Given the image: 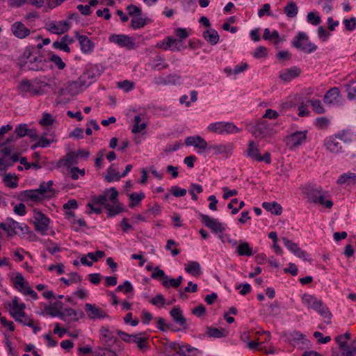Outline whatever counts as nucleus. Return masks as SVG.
Here are the masks:
<instances>
[{
	"instance_id": "f257e3e1",
	"label": "nucleus",
	"mask_w": 356,
	"mask_h": 356,
	"mask_svg": "<svg viewBox=\"0 0 356 356\" xmlns=\"http://www.w3.org/2000/svg\"><path fill=\"white\" fill-rule=\"evenodd\" d=\"M327 193H323L321 190L316 188H311L307 192V197L311 202L320 204L326 209H331L333 202L331 200L327 199Z\"/></svg>"
},
{
	"instance_id": "f03ea898",
	"label": "nucleus",
	"mask_w": 356,
	"mask_h": 356,
	"mask_svg": "<svg viewBox=\"0 0 356 356\" xmlns=\"http://www.w3.org/2000/svg\"><path fill=\"white\" fill-rule=\"evenodd\" d=\"M47 86H35L28 79H24L18 86V89L23 93H29L32 96H38L46 92L44 87Z\"/></svg>"
},
{
	"instance_id": "7ed1b4c3",
	"label": "nucleus",
	"mask_w": 356,
	"mask_h": 356,
	"mask_svg": "<svg viewBox=\"0 0 356 356\" xmlns=\"http://www.w3.org/2000/svg\"><path fill=\"white\" fill-rule=\"evenodd\" d=\"M247 153L249 156L257 161H264L266 163H270L271 161L270 155L269 153L266 152L264 154V156H261L259 154L258 146L254 143V141L249 142Z\"/></svg>"
},
{
	"instance_id": "20e7f679",
	"label": "nucleus",
	"mask_w": 356,
	"mask_h": 356,
	"mask_svg": "<svg viewBox=\"0 0 356 356\" xmlns=\"http://www.w3.org/2000/svg\"><path fill=\"white\" fill-rule=\"evenodd\" d=\"M293 44L296 48L307 53H311L316 49V46L311 44L307 36L303 33L298 34L297 39L293 42Z\"/></svg>"
},
{
	"instance_id": "39448f33",
	"label": "nucleus",
	"mask_w": 356,
	"mask_h": 356,
	"mask_svg": "<svg viewBox=\"0 0 356 356\" xmlns=\"http://www.w3.org/2000/svg\"><path fill=\"white\" fill-rule=\"evenodd\" d=\"M282 239L284 245L296 257L303 259L305 261H308L309 262L311 261V259H307L306 258L307 253L305 250H302L297 243L293 242L286 237H283Z\"/></svg>"
},
{
	"instance_id": "423d86ee",
	"label": "nucleus",
	"mask_w": 356,
	"mask_h": 356,
	"mask_svg": "<svg viewBox=\"0 0 356 356\" xmlns=\"http://www.w3.org/2000/svg\"><path fill=\"white\" fill-rule=\"evenodd\" d=\"M35 226L38 232H41L42 234L45 233L49 227V219L41 212L35 211Z\"/></svg>"
},
{
	"instance_id": "0eeeda50",
	"label": "nucleus",
	"mask_w": 356,
	"mask_h": 356,
	"mask_svg": "<svg viewBox=\"0 0 356 356\" xmlns=\"http://www.w3.org/2000/svg\"><path fill=\"white\" fill-rule=\"evenodd\" d=\"M70 27V23L67 21H60L58 24L49 22L47 24V29L55 34H63L67 32Z\"/></svg>"
},
{
	"instance_id": "6e6552de",
	"label": "nucleus",
	"mask_w": 356,
	"mask_h": 356,
	"mask_svg": "<svg viewBox=\"0 0 356 356\" xmlns=\"http://www.w3.org/2000/svg\"><path fill=\"white\" fill-rule=\"evenodd\" d=\"M9 312L10 315L15 318L16 317L25 316V305L24 303H19L18 299L15 298L12 301V305H9Z\"/></svg>"
},
{
	"instance_id": "1a4fd4ad",
	"label": "nucleus",
	"mask_w": 356,
	"mask_h": 356,
	"mask_svg": "<svg viewBox=\"0 0 356 356\" xmlns=\"http://www.w3.org/2000/svg\"><path fill=\"white\" fill-rule=\"evenodd\" d=\"M306 139V134L302 132H296L286 137V143L290 149L299 146Z\"/></svg>"
},
{
	"instance_id": "9d476101",
	"label": "nucleus",
	"mask_w": 356,
	"mask_h": 356,
	"mask_svg": "<svg viewBox=\"0 0 356 356\" xmlns=\"http://www.w3.org/2000/svg\"><path fill=\"white\" fill-rule=\"evenodd\" d=\"M85 310L89 318H103L106 316V314L99 307L90 303L86 304Z\"/></svg>"
},
{
	"instance_id": "9b49d317",
	"label": "nucleus",
	"mask_w": 356,
	"mask_h": 356,
	"mask_svg": "<svg viewBox=\"0 0 356 356\" xmlns=\"http://www.w3.org/2000/svg\"><path fill=\"white\" fill-rule=\"evenodd\" d=\"M111 40L121 47H127L129 49H132L135 47V43L133 40L125 35H112Z\"/></svg>"
},
{
	"instance_id": "f8f14e48",
	"label": "nucleus",
	"mask_w": 356,
	"mask_h": 356,
	"mask_svg": "<svg viewBox=\"0 0 356 356\" xmlns=\"http://www.w3.org/2000/svg\"><path fill=\"white\" fill-rule=\"evenodd\" d=\"M202 222L214 232H222L225 228L222 224L216 219L211 218L207 215H201Z\"/></svg>"
},
{
	"instance_id": "ddd939ff",
	"label": "nucleus",
	"mask_w": 356,
	"mask_h": 356,
	"mask_svg": "<svg viewBox=\"0 0 356 356\" xmlns=\"http://www.w3.org/2000/svg\"><path fill=\"white\" fill-rule=\"evenodd\" d=\"M215 154H225L226 157L232 155L234 149V145L232 143H224L213 145L209 147Z\"/></svg>"
},
{
	"instance_id": "4468645a",
	"label": "nucleus",
	"mask_w": 356,
	"mask_h": 356,
	"mask_svg": "<svg viewBox=\"0 0 356 356\" xmlns=\"http://www.w3.org/2000/svg\"><path fill=\"white\" fill-rule=\"evenodd\" d=\"M252 134L256 138H264L270 135V130L266 122H260L254 127Z\"/></svg>"
},
{
	"instance_id": "2eb2a0df",
	"label": "nucleus",
	"mask_w": 356,
	"mask_h": 356,
	"mask_svg": "<svg viewBox=\"0 0 356 356\" xmlns=\"http://www.w3.org/2000/svg\"><path fill=\"white\" fill-rule=\"evenodd\" d=\"M74 35L78 39L81 45V49L83 53H88L92 51L94 44L87 36L80 35L78 32H75Z\"/></svg>"
},
{
	"instance_id": "dca6fc26",
	"label": "nucleus",
	"mask_w": 356,
	"mask_h": 356,
	"mask_svg": "<svg viewBox=\"0 0 356 356\" xmlns=\"http://www.w3.org/2000/svg\"><path fill=\"white\" fill-rule=\"evenodd\" d=\"M11 30L13 33L19 38H24L30 33V30L21 22H15L13 24Z\"/></svg>"
},
{
	"instance_id": "f3484780",
	"label": "nucleus",
	"mask_w": 356,
	"mask_h": 356,
	"mask_svg": "<svg viewBox=\"0 0 356 356\" xmlns=\"http://www.w3.org/2000/svg\"><path fill=\"white\" fill-rule=\"evenodd\" d=\"M185 143L188 146L194 145L195 147H198L202 151H204L207 147V142L200 136L188 137L185 140Z\"/></svg>"
},
{
	"instance_id": "a211bd4d",
	"label": "nucleus",
	"mask_w": 356,
	"mask_h": 356,
	"mask_svg": "<svg viewBox=\"0 0 356 356\" xmlns=\"http://www.w3.org/2000/svg\"><path fill=\"white\" fill-rule=\"evenodd\" d=\"M342 140L337 137H331L326 143L327 149L332 153H339L341 149Z\"/></svg>"
},
{
	"instance_id": "6ab92c4d",
	"label": "nucleus",
	"mask_w": 356,
	"mask_h": 356,
	"mask_svg": "<svg viewBox=\"0 0 356 356\" xmlns=\"http://www.w3.org/2000/svg\"><path fill=\"white\" fill-rule=\"evenodd\" d=\"M53 185L52 181L48 182H42L40 184L39 188L37 189L40 193V195L43 197H51L54 195V191L51 188Z\"/></svg>"
},
{
	"instance_id": "aec40b11",
	"label": "nucleus",
	"mask_w": 356,
	"mask_h": 356,
	"mask_svg": "<svg viewBox=\"0 0 356 356\" xmlns=\"http://www.w3.org/2000/svg\"><path fill=\"white\" fill-rule=\"evenodd\" d=\"M170 315L172 317L173 320L182 326L184 329H186L188 325L186 324V320L182 314L181 309L178 307H174L170 311Z\"/></svg>"
},
{
	"instance_id": "412c9836",
	"label": "nucleus",
	"mask_w": 356,
	"mask_h": 356,
	"mask_svg": "<svg viewBox=\"0 0 356 356\" xmlns=\"http://www.w3.org/2000/svg\"><path fill=\"white\" fill-rule=\"evenodd\" d=\"M8 227L10 228L11 232H10V236H13L14 234H24L27 229V227L26 225H21L17 221L13 219H8Z\"/></svg>"
},
{
	"instance_id": "4be33fe9",
	"label": "nucleus",
	"mask_w": 356,
	"mask_h": 356,
	"mask_svg": "<svg viewBox=\"0 0 356 356\" xmlns=\"http://www.w3.org/2000/svg\"><path fill=\"white\" fill-rule=\"evenodd\" d=\"M300 70L297 67L288 69L286 72L280 74V78L284 81L289 82L293 79L298 77L300 75Z\"/></svg>"
},
{
	"instance_id": "5701e85b",
	"label": "nucleus",
	"mask_w": 356,
	"mask_h": 356,
	"mask_svg": "<svg viewBox=\"0 0 356 356\" xmlns=\"http://www.w3.org/2000/svg\"><path fill=\"white\" fill-rule=\"evenodd\" d=\"M76 163H77V154L74 152H70L67 154L64 159L58 161L57 166L58 168L63 165L70 166Z\"/></svg>"
},
{
	"instance_id": "b1692460",
	"label": "nucleus",
	"mask_w": 356,
	"mask_h": 356,
	"mask_svg": "<svg viewBox=\"0 0 356 356\" xmlns=\"http://www.w3.org/2000/svg\"><path fill=\"white\" fill-rule=\"evenodd\" d=\"M26 3H29L35 7L41 8L44 5V0H10V5L16 7H19Z\"/></svg>"
},
{
	"instance_id": "393cba45",
	"label": "nucleus",
	"mask_w": 356,
	"mask_h": 356,
	"mask_svg": "<svg viewBox=\"0 0 356 356\" xmlns=\"http://www.w3.org/2000/svg\"><path fill=\"white\" fill-rule=\"evenodd\" d=\"M346 183L356 184V173L348 172L342 174L337 180V184H343Z\"/></svg>"
},
{
	"instance_id": "a878e982",
	"label": "nucleus",
	"mask_w": 356,
	"mask_h": 356,
	"mask_svg": "<svg viewBox=\"0 0 356 356\" xmlns=\"http://www.w3.org/2000/svg\"><path fill=\"white\" fill-rule=\"evenodd\" d=\"M19 160V156L17 154H13L10 158H0V170H6L8 166L17 162Z\"/></svg>"
},
{
	"instance_id": "bb28decb",
	"label": "nucleus",
	"mask_w": 356,
	"mask_h": 356,
	"mask_svg": "<svg viewBox=\"0 0 356 356\" xmlns=\"http://www.w3.org/2000/svg\"><path fill=\"white\" fill-rule=\"evenodd\" d=\"M262 207L267 211H270L275 215H281L282 213V207L280 204L275 202H264Z\"/></svg>"
},
{
	"instance_id": "cd10ccee",
	"label": "nucleus",
	"mask_w": 356,
	"mask_h": 356,
	"mask_svg": "<svg viewBox=\"0 0 356 356\" xmlns=\"http://www.w3.org/2000/svg\"><path fill=\"white\" fill-rule=\"evenodd\" d=\"M204 39L211 44H216L219 40L218 32L214 29H208L203 33Z\"/></svg>"
},
{
	"instance_id": "c85d7f7f",
	"label": "nucleus",
	"mask_w": 356,
	"mask_h": 356,
	"mask_svg": "<svg viewBox=\"0 0 356 356\" xmlns=\"http://www.w3.org/2000/svg\"><path fill=\"white\" fill-rule=\"evenodd\" d=\"M185 270L193 276H199L201 274L200 265L197 261H190L185 266Z\"/></svg>"
},
{
	"instance_id": "c756f323",
	"label": "nucleus",
	"mask_w": 356,
	"mask_h": 356,
	"mask_svg": "<svg viewBox=\"0 0 356 356\" xmlns=\"http://www.w3.org/2000/svg\"><path fill=\"white\" fill-rule=\"evenodd\" d=\"M236 252L239 256L250 257L252 255V248L247 242H241L237 247Z\"/></svg>"
},
{
	"instance_id": "7c9ffc66",
	"label": "nucleus",
	"mask_w": 356,
	"mask_h": 356,
	"mask_svg": "<svg viewBox=\"0 0 356 356\" xmlns=\"http://www.w3.org/2000/svg\"><path fill=\"white\" fill-rule=\"evenodd\" d=\"M15 321L24 325L29 326L33 328V332L36 333L38 331L40 330V328L38 326L34 325L33 321L29 318L26 314L24 317H16L15 318Z\"/></svg>"
},
{
	"instance_id": "2f4dec72",
	"label": "nucleus",
	"mask_w": 356,
	"mask_h": 356,
	"mask_svg": "<svg viewBox=\"0 0 356 356\" xmlns=\"http://www.w3.org/2000/svg\"><path fill=\"white\" fill-rule=\"evenodd\" d=\"M207 333L209 337L214 338L225 337L228 334L227 331L225 329H218L212 327H207Z\"/></svg>"
},
{
	"instance_id": "473e14b6",
	"label": "nucleus",
	"mask_w": 356,
	"mask_h": 356,
	"mask_svg": "<svg viewBox=\"0 0 356 356\" xmlns=\"http://www.w3.org/2000/svg\"><path fill=\"white\" fill-rule=\"evenodd\" d=\"M339 95V90L337 88H333L328 90L324 97V102L327 104H332L337 99Z\"/></svg>"
},
{
	"instance_id": "72a5a7b5",
	"label": "nucleus",
	"mask_w": 356,
	"mask_h": 356,
	"mask_svg": "<svg viewBox=\"0 0 356 356\" xmlns=\"http://www.w3.org/2000/svg\"><path fill=\"white\" fill-rule=\"evenodd\" d=\"M24 197L25 198V200H30L33 202H38L43 198V197L40 195V193L38 192L37 189L25 191L24 192Z\"/></svg>"
},
{
	"instance_id": "f704fd0d",
	"label": "nucleus",
	"mask_w": 356,
	"mask_h": 356,
	"mask_svg": "<svg viewBox=\"0 0 356 356\" xmlns=\"http://www.w3.org/2000/svg\"><path fill=\"white\" fill-rule=\"evenodd\" d=\"M42 57L34 56L26 61V63L30 64L29 68L32 70H39L42 68Z\"/></svg>"
},
{
	"instance_id": "c9c22d12",
	"label": "nucleus",
	"mask_w": 356,
	"mask_h": 356,
	"mask_svg": "<svg viewBox=\"0 0 356 356\" xmlns=\"http://www.w3.org/2000/svg\"><path fill=\"white\" fill-rule=\"evenodd\" d=\"M298 7L293 2H290L284 8V12L289 17H294L298 14Z\"/></svg>"
},
{
	"instance_id": "e433bc0d",
	"label": "nucleus",
	"mask_w": 356,
	"mask_h": 356,
	"mask_svg": "<svg viewBox=\"0 0 356 356\" xmlns=\"http://www.w3.org/2000/svg\"><path fill=\"white\" fill-rule=\"evenodd\" d=\"M341 356H356V341L340 350Z\"/></svg>"
},
{
	"instance_id": "4c0bfd02",
	"label": "nucleus",
	"mask_w": 356,
	"mask_h": 356,
	"mask_svg": "<svg viewBox=\"0 0 356 356\" xmlns=\"http://www.w3.org/2000/svg\"><path fill=\"white\" fill-rule=\"evenodd\" d=\"M122 176L117 172L114 168L110 167L107 170V174L105 177L106 180L108 182H111L113 181H119Z\"/></svg>"
},
{
	"instance_id": "58836bf2",
	"label": "nucleus",
	"mask_w": 356,
	"mask_h": 356,
	"mask_svg": "<svg viewBox=\"0 0 356 356\" xmlns=\"http://www.w3.org/2000/svg\"><path fill=\"white\" fill-rule=\"evenodd\" d=\"M141 118L139 115L134 117V125L132 129V132L134 134L140 133L146 128L145 122L140 123Z\"/></svg>"
},
{
	"instance_id": "ea45409f",
	"label": "nucleus",
	"mask_w": 356,
	"mask_h": 356,
	"mask_svg": "<svg viewBox=\"0 0 356 356\" xmlns=\"http://www.w3.org/2000/svg\"><path fill=\"white\" fill-rule=\"evenodd\" d=\"M84 84V81L81 79L75 81L68 83L69 91L72 93H77L79 92L81 87Z\"/></svg>"
},
{
	"instance_id": "a19ab883",
	"label": "nucleus",
	"mask_w": 356,
	"mask_h": 356,
	"mask_svg": "<svg viewBox=\"0 0 356 356\" xmlns=\"http://www.w3.org/2000/svg\"><path fill=\"white\" fill-rule=\"evenodd\" d=\"M152 277L153 279H159L163 285H166L167 282L165 280L167 279V275H165L164 271L159 267L154 268V272L152 273Z\"/></svg>"
},
{
	"instance_id": "79ce46f5",
	"label": "nucleus",
	"mask_w": 356,
	"mask_h": 356,
	"mask_svg": "<svg viewBox=\"0 0 356 356\" xmlns=\"http://www.w3.org/2000/svg\"><path fill=\"white\" fill-rule=\"evenodd\" d=\"M45 312L53 317H60L61 318H64L65 314L63 312L56 309L52 306H47L44 308Z\"/></svg>"
},
{
	"instance_id": "37998d69",
	"label": "nucleus",
	"mask_w": 356,
	"mask_h": 356,
	"mask_svg": "<svg viewBox=\"0 0 356 356\" xmlns=\"http://www.w3.org/2000/svg\"><path fill=\"white\" fill-rule=\"evenodd\" d=\"M68 277L69 278L67 279L65 277H62L60 279V280L66 285H70L72 283L79 282L81 280L80 276L76 273H70L68 275Z\"/></svg>"
},
{
	"instance_id": "c03bdc74",
	"label": "nucleus",
	"mask_w": 356,
	"mask_h": 356,
	"mask_svg": "<svg viewBox=\"0 0 356 356\" xmlns=\"http://www.w3.org/2000/svg\"><path fill=\"white\" fill-rule=\"evenodd\" d=\"M182 280V276H179L177 279L170 278L167 276V279L165 280L167 282L166 285L163 286L166 288H169L170 286L177 288L181 285Z\"/></svg>"
},
{
	"instance_id": "a18cd8bd",
	"label": "nucleus",
	"mask_w": 356,
	"mask_h": 356,
	"mask_svg": "<svg viewBox=\"0 0 356 356\" xmlns=\"http://www.w3.org/2000/svg\"><path fill=\"white\" fill-rule=\"evenodd\" d=\"M13 151V146L6 145V143H2L0 144V152L2 157L4 158H10L11 153Z\"/></svg>"
},
{
	"instance_id": "49530a36",
	"label": "nucleus",
	"mask_w": 356,
	"mask_h": 356,
	"mask_svg": "<svg viewBox=\"0 0 356 356\" xmlns=\"http://www.w3.org/2000/svg\"><path fill=\"white\" fill-rule=\"evenodd\" d=\"M39 122L43 127L51 126L54 124V119L51 114L44 113Z\"/></svg>"
},
{
	"instance_id": "de8ad7c7",
	"label": "nucleus",
	"mask_w": 356,
	"mask_h": 356,
	"mask_svg": "<svg viewBox=\"0 0 356 356\" xmlns=\"http://www.w3.org/2000/svg\"><path fill=\"white\" fill-rule=\"evenodd\" d=\"M167 42H163L161 44H160L159 47L163 49H167L168 48H170L171 47H175L178 51H180V48L177 47V40L175 39H173L172 38H167Z\"/></svg>"
},
{
	"instance_id": "09e8293b",
	"label": "nucleus",
	"mask_w": 356,
	"mask_h": 356,
	"mask_svg": "<svg viewBox=\"0 0 356 356\" xmlns=\"http://www.w3.org/2000/svg\"><path fill=\"white\" fill-rule=\"evenodd\" d=\"M140 334H133L132 335V340L135 343H137L138 348L140 350L145 349L147 346L145 343L146 338L140 337Z\"/></svg>"
},
{
	"instance_id": "8fccbe9b",
	"label": "nucleus",
	"mask_w": 356,
	"mask_h": 356,
	"mask_svg": "<svg viewBox=\"0 0 356 356\" xmlns=\"http://www.w3.org/2000/svg\"><path fill=\"white\" fill-rule=\"evenodd\" d=\"M146 24L145 19L136 16L131 19V25L134 29H138L144 26Z\"/></svg>"
},
{
	"instance_id": "3c124183",
	"label": "nucleus",
	"mask_w": 356,
	"mask_h": 356,
	"mask_svg": "<svg viewBox=\"0 0 356 356\" xmlns=\"http://www.w3.org/2000/svg\"><path fill=\"white\" fill-rule=\"evenodd\" d=\"M208 129L212 132L221 134L224 131V122L212 123L209 126Z\"/></svg>"
},
{
	"instance_id": "603ef678",
	"label": "nucleus",
	"mask_w": 356,
	"mask_h": 356,
	"mask_svg": "<svg viewBox=\"0 0 356 356\" xmlns=\"http://www.w3.org/2000/svg\"><path fill=\"white\" fill-rule=\"evenodd\" d=\"M106 209L108 211V214L110 216H113L122 211V208L120 204L110 205L109 204L106 206Z\"/></svg>"
},
{
	"instance_id": "864d4df0",
	"label": "nucleus",
	"mask_w": 356,
	"mask_h": 356,
	"mask_svg": "<svg viewBox=\"0 0 356 356\" xmlns=\"http://www.w3.org/2000/svg\"><path fill=\"white\" fill-rule=\"evenodd\" d=\"M129 197L131 200L130 204L131 207H135L137 204H138L144 197V193H132L129 195Z\"/></svg>"
},
{
	"instance_id": "5fc2aeb1",
	"label": "nucleus",
	"mask_w": 356,
	"mask_h": 356,
	"mask_svg": "<svg viewBox=\"0 0 356 356\" xmlns=\"http://www.w3.org/2000/svg\"><path fill=\"white\" fill-rule=\"evenodd\" d=\"M108 193L104 192L103 195H99L93 199V203L97 204H102L106 207L108 204Z\"/></svg>"
},
{
	"instance_id": "6e6d98bb",
	"label": "nucleus",
	"mask_w": 356,
	"mask_h": 356,
	"mask_svg": "<svg viewBox=\"0 0 356 356\" xmlns=\"http://www.w3.org/2000/svg\"><path fill=\"white\" fill-rule=\"evenodd\" d=\"M3 180H4L6 185L9 187L14 188V187H16L17 185V178L16 176H13L11 175H6L4 177Z\"/></svg>"
},
{
	"instance_id": "4d7b16f0",
	"label": "nucleus",
	"mask_w": 356,
	"mask_h": 356,
	"mask_svg": "<svg viewBox=\"0 0 356 356\" xmlns=\"http://www.w3.org/2000/svg\"><path fill=\"white\" fill-rule=\"evenodd\" d=\"M105 192L108 193V200H110L114 204L118 203V192L115 188H111Z\"/></svg>"
},
{
	"instance_id": "13d9d810",
	"label": "nucleus",
	"mask_w": 356,
	"mask_h": 356,
	"mask_svg": "<svg viewBox=\"0 0 356 356\" xmlns=\"http://www.w3.org/2000/svg\"><path fill=\"white\" fill-rule=\"evenodd\" d=\"M314 111L318 114H322L325 112L322 104L320 100L309 101Z\"/></svg>"
},
{
	"instance_id": "bf43d9fd",
	"label": "nucleus",
	"mask_w": 356,
	"mask_h": 356,
	"mask_svg": "<svg viewBox=\"0 0 356 356\" xmlns=\"http://www.w3.org/2000/svg\"><path fill=\"white\" fill-rule=\"evenodd\" d=\"M63 312L65 314V316L69 317L70 321H77L79 318L77 312L73 309H66Z\"/></svg>"
},
{
	"instance_id": "052dcab7",
	"label": "nucleus",
	"mask_w": 356,
	"mask_h": 356,
	"mask_svg": "<svg viewBox=\"0 0 356 356\" xmlns=\"http://www.w3.org/2000/svg\"><path fill=\"white\" fill-rule=\"evenodd\" d=\"M15 286L19 291H20V289H24L25 288L27 287L24 285V280L21 274H18L16 275Z\"/></svg>"
},
{
	"instance_id": "680f3d73",
	"label": "nucleus",
	"mask_w": 356,
	"mask_h": 356,
	"mask_svg": "<svg viewBox=\"0 0 356 356\" xmlns=\"http://www.w3.org/2000/svg\"><path fill=\"white\" fill-rule=\"evenodd\" d=\"M15 133L17 134L16 138H21L26 135L28 133V128L26 124H19L15 129Z\"/></svg>"
},
{
	"instance_id": "e2e57ef3",
	"label": "nucleus",
	"mask_w": 356,
	"mask_h": 356,
	"mask_svg": "<svg viewBox=\"0 0 356 356\" xmlns=\"http://www.w3.org/2000/svg\"><path fill=\"white\" fill-rule=\"evenodd\" d=\"M53 47L56 49H59L60 50H63L67 53H69L70 51V49L67 44H65L63 40H60V41H56L53 44Z\"/></svg>"
},
{
	"instance_id": "0e129e2a",
	"label": "nucleus",
	"mask_w": 356,
	"mask_h": 356,
	"mask_svg": "<svg viewBox=\"0 0 356 356\" xmlns=\"http://www.w3.org/2000/svg\"><path fill=\"white\" fill-rule=\"evenodd\" d=\"M307 21L314 25H318L321 22V18L319 16L316 15L314 13L310 12L307 15Z\"/></svg>"
},
{
	"instance_id": "69168bd1",
	"label": "nucleus",
	"mask_w": 356,
	"mask_h": 356,
	"mask_svg": "<svg viewBox=\"0 0 356 356\" xmlns=\"http://www.w3.org/2000/svg\"><path fill=\"white\" fill-rule=\"evenodd\" d=\"M185 351L186 352V356H198L200 354V350L191 345H185Z\"/></svg>"
},
{
	"instance_id": "338daca9",
	"label": "nucleus",
	"mask_w": 356,
	"mask_h": 356,
	"mask_svg": "<svg viewBox=\"0 0 356 356\" xmlns=\"http://www.w3.org/2000/svg\"><path fill=\"white\" fill-rule=\"evenodd\" d=\"M50 60L52 61L60 70H63L65 64L63 62L60 56L57 55H52Z\"/></svg>"
},
{
	"instance_id": "774afa93",
	"label": "nucleus",
	"mask_w": 356,
	"mask_h": 356,
	"mask_svg": "<svg viewBox=\"0 0 356 356\" xmlns=\"http://www.w3.org/2000/svg\"><path fill=\"white\" fill-rule=\"evenodd\" d=\"M344 24L346 29L348 31H353L356 28V19L354 17L344 20Z\"/></svg>"
}]
</instances>
